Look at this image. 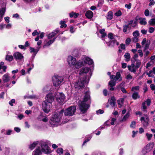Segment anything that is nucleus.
I'll list each match as a JSON object with an SVG mask.
<instances>
[{"mask_svg":"<svg viewBox=\"0 0 155 155\" xmlns=\"http://www.w3.org/2000/svg\"><path fill=\"white\" fill-rule=\"evenodd\" d=\"M115 15L117 16H119L122 15V12L121 11L119 10L115 13Z\"/></svg>","mask_w":155,"mask_h":155,"instance_id":"nucleus-52","label":"nucleus"},{"mask_svg":"<svg viewBox=\"0 0 155 155\" xmlns=\"http://www.w3.org/2000/svg\"><path fill=\"white\" fill-rule=\"evenodd\" d=\"M154 146L153 143H150L147 144L142 149L146 153H148L150 151L153 149Z\"/></svg>","mask_w":155,"mask_h":155,"instance_id":"nucleus-12","label":"nucleus"},{"mask_svg":"<svg viewBox=\"0 0 155 155\" xmlns=\"http://www.w3.org/2000/svg\"><path fill=\"white\" fill-rule=\"evenodd\" d=\"M131 27L129 25H126L123 26V31L125 33H128L130 31Z\"/></svg>","mask_w":155,"mask_h":155,"instance_id":"nucleus-29","label":"nucleus"},{"mask_svg":"<svg viewBox=\"0 0 155 155\" xmlns=\"http://www.w3.org/2000/svg\"><path fill=\"white\" fill-rule=\"evenodd\" d=\"M112 18V12L111 11H109L107 13V18L109 20H111Z\"/></svg>","mask_w":155,"mask_h":155,"instance_id":"nucleus-40","label":"nucleus"},{"mask_svg":"<svg viewBox=\"0 0 155 155\" xmlns=\"http://www.w3.org/2000/svg\"><path fill=\"white\" fill-rule=\"evenodd\" d=\"M58 32V30L56 29L48 35V39H52V38L57 35Z\"/></svg>","mask_w":155,"mask_h":155,"instance_id":"nucleus-20","label":"nucleus"},{"mask_svg":"<svg viewBox=\"0 0 155 155\" xmlns=\"http://www.w3.org/2000/svg\"><path fill=\"white\" fill-rule=\"evenodd\" d=\"M90 70V68L88 67L83 68L80 69L79 74H82L84 73H87Z\"/></svg>","mask_w":155,"mask_h":155,"instance_id":"nucleus-21","label":"nucleus"},{"mask_svg":"<svg viewBox=\"0 0 155 155\" xmlns=\"http://www.w3.org/2000/svg\"><path fill=\"white\" fill-rule=\"evenodd\" d=\"M131 5H132L131 3H129L128 4H126L125 5V7L127 8V9H130L131 8Z\"/></svg>","mask_w":155,"mask_h":155,"instance_id":"nucleus-62","label":"nucleus"},{"mask_svg":"<svg viewBox=\"0 0 155 155\" xmlns=\"http://www.w3.org/2000/svg\"><path fill=\"white\" fill-rule=\"evenodd\" d=\"M108 37L111 40L116 39V38L117 37V36H115L113 34L111 33H109L108 34Z\"/></svg>","mask_w":155,"mask_h":155,"instance_id":"nucleus-33","label":"nucleus"},{"mask_svg":"<svg viewBox=\"0 0 155 155\" xmlns=\"http://www.w3.org/2000/svg\"><path fill=\"white\" fill-rule=\"evenodd\" d=\"M80 60H82L84 62V64L83 65H84L85 63L89 65H91L93 63V61L92 59L90 58L85 56H83Z\"/></svg>","mask_w":155,"mask_h":155,"instance_id":"nucleus-13","label":"nucleus"},{"mask_svg":"<svg viewBox=\"0 0 155 155\" xmlns=\"http://www.w3.org/2000/svg\"><path fill=\"white\" fill-rule=\"evenodd\" d=\"M110 78L111 79H114L115 81H120L122 80V78L119 72H117L116 73V76L114 75H111Z\"/></svg>","mask_w":155,"mask_h":155,"instance_id":"nucleus-14","label":"nucleus"},{"mask_svg":"<svg viewBox=\"0 0 155 155\" xmlns=\"http://www.w3.org/2000/svg\"><path fill=\"white\" fill-rule=\"evenodd\" d=\"M64 111L62 110L58 113L52 115L49 120V124L52 127H56L61 124V117Z\"/></svg>","mask_w":155,"mask_h":155,"instance_id":"nucleus-2","label":"nucleus"},{"mask_svg":"<svg viewBox=\"0 0 155 155\" xmlns=\"http://www.w3.org/2000/svg\"><path fill=\"white\" fill-rule=\"evenodd\" d=\"M4 26H5V28L8 29L11 28L12 27V25L11 24H8L6 25H5Z\"/></svg>","mask_w":155,"mask_h":155,"instance_id":"nucleus-54","label":"nucleus"},{"mask_svg":"<svg viewBox=\"0 0 155 155\" xmlns=\"http://www.w3.org/2000/svg\"><path fill=\"white\" fill-rule=\"evenodd\" d=\"M150 62H152V64H154V61H155V56L153 55L150 58Z\"/></svg>","mask_w":155,"mask_h":155,"instance_id":"nucleus-55","label":"nucleus"},{"mask_svg":"<svg viewBox=\"0 0 155 155\" xmlns=\"http://www.w3.org/2000/svg\"><path fill=\"white\" fill-rule=\"evenodd\" d=\"M15 102V100L14 99H12L9 102V104L11 106L13 105V103Z\"/></svg>","mask_w":155,"mask_h":155,"instance_id":"nucleus-57","label":"nucleus"},{"mask_svg":"<svg viewBox=\"0 0 155 155\" xmlns=\"http://www.w3.org/2000/svg\"><path fill=\"white\" fill-rule=\"evenodd\" d=\"M85 16L88 18L91 19L93 17V13L91 11H87L85 13Z\"/></svg>","mask_w":155,"mask_h":155,"instance_id":"nucleus-26","label":"nucleus"},{"mask_svg":"<svg viewBox=\"0 0 155 155\" xmlns=\"http://www.w3.org/2000/svg\"><path fill=\"white\" fill-rule=\"evenodd\" d=\"M41 48V46H38L36 48L30 47L29 48V51L31 53H33L34 54V56L36 55L39 50Z\"/></svg>","mask_w":155,"mask_h":155,"instance_id":"nucleus-19","label":"nucleus"},{"mask_svg":"<svg viewBox=\"0 0 155 155\" xmlns=\"http://www.w3.org/2000/svg\"><path fill=\"white\" fill-rule=\"evenodd\" d=\"M144 102L145 104L146 103L147 106H149L151 103V100L150 99H147Z\"/></svg>","mask_w":155,"mask_h":155,"instance_id":"nucleus-61","label":"nucleus"},{"mask_svg":"<svg viewBox=\"0 0 155 155\" xmlns=\"http://www.w3.org/2000/svg\"><path fill=\"white\" fill-rule=\"evenodd\" d=\"M6 11V7H4L0 8V17L2 18Z\"/></svg>","mask_w":155,"mask_h":155,"instance_id":"nucleus-28","label":"nucleus"},{"mask_svg":"<svg viewBox=\"0 0 155 155\" xmlns=\"http://www.w3.org/2000/svg\"><path fill=\"white\" fill-rule=\"evenodd\" d=\"M129 70L130 71L135 73L136 72V68L134 64H132L130 66H128Z\"/></svg>","mask_w":155,"mask_h":155,"instance_id":"nucleus-27","label":"nucleus"},{"mask_svg":"<svg viewBox=\"0 0 155 155\" xmlns=\"http://www.w3.org/2000/svg\"><path fill=\"white\" fill-rule=\"evenodd\" d=\"M144 117H141L140 120L142 122V124L143 127H146L149 124V118L147 114H144Z\"/></svg>","mask_w":155,"mask_h":155,"instance_id":"nucleus-9","label":"nucleus"},{"mask_svg":"<svg viewBox=\"0 0 155 155\" xmlns=\"http://www.w3.org/2000/svg\"><path fill=\"white\" fill-rule=\"evenodd\" d=\"M41 151L39 147L36 148L33 152L32 155H41Z\"/></svg>","mask_w":155,"mask_h":155,"instance_id":"nucleus-23","label":"nucleus"},{"mask_svg":"<svg viewBox=\"0 0 155 155\" xmlns=\"http://www.w3.org/2000/svg\"><path fill=\"white\" fill-rule=\"evenodd\" d=\"M39 141H34L29 146V148L31 150L33 149L36 146L39 144Z\"/></svg>","mask_w":155,"mask_h":155,"instance_id":"nucleus-24","label":"nucleus"},{"mask_svg":"<svg viewBox=\"0 0 155 155\" xmlns=\"http://www.w3.org/2000/svg\"><path fill=\"white\" fill-rule=\"evenodd\" d=\"M52 104L46 101H43L42 104L43 110L46 113L49 112L51 108Z\"/></svg>","mask_w":155,"mask_h":155,"instance_id":"nucleus-7","label":"nucleus"},{"mask_svg":"<svg viewBox=\"0 0 155 155\" xmlns=\"http://www.w3.org/2000/svg\"><path fill=\"white\" fill-rule=\"evenodd\" d=\"M108 102L112 107H114L116 103V100L114 97H111V98L109 99Z\"/></svg>","mask_w":155,"mask_h":155,"instance_id":"nucleus-22","label":"nucleus"},{"mask_svg":"<svg viewBox=\"0 0 155 155\" xmlns=\"http://www.w3.org/2000/svg\"><path fill=\"white\" fill-rule=\"evenodd\" d=\"M140 23L142 25H145L147 24V22L145 18H139Z\"/></svg>","mask_w":155,"mask_h":155,"instance_id":"nucleus-31","label":"nucleus"},{"mask_svg":"<svg viewBox=\"0 0 155 155\" xmlns=\"http://www.w3.org/2000/svg\"><path fill=\"white\" fill-rule=\"evenodd\" d=\"M150 41L149 40H147L146 38H144L143 39L141 42L142 46L144 48V51L149 48L150 44Z\"/></svg>","mask_w":155,"mask_h":155,"instance_id":"nucleus-11","label":"nucleus"},{"mask_svg":"<svg viewBox=\"0 0 155 155\" xmlns=\"http://www.w3.org/2000/svg\"><path fill=\"white\" fill-rule=\"evenodd\" d=\"M41 151L44 153L48 154L51 152L48 145L45 142H43L41 144Z\"/></svg>","mask_w":155,"mask_h":155,"instance_id":"nucleus-8","label":"nucleus"},{"mask_svg":"<svg viewBox=\"0 0 155 155\" xmlns=\"http://www.w3.org/2000/svg\"><path fill=\"white\" fill-rule=\"evenodd\" d=\"M140 96L139 95L138 93L137 92H134L132 95V97L134 100L139 98H140Z\"/></svg>","mask_w":155,"mask_h":155,"instance_id":"nucleus-32","label":"nucleus"},{"mask_svg":"<svg viewBox=\"0 0 155 155\" xmlns=\"http://www.w3.org/2000/svg\"><path fill=\"white\" fill-rule=\"evenodd\" d=\"M149 14V12L148 9H146L144 12V15L146 16H148Z\"/></svg>","mask_w":155,"mask_h":155,"instance_id":"nucleus-64","label":"nucleus"},{"mask_svg":"<svg viewBox=\"0 0 155 155\" xmlns=\"http://www.w3.org/2000/svg\"><path fill=\"white\" fill-rule=\"evenodd\" d=\"M105 30L104 29L100 30H99L100 33L101 34V37L102 38L104 37L106 35V33L105 32Z\"/></svg>","mask_w":155,"mask_h":155,"instance_id":"nucleus-38","label":"nucleus"},{"mask_svg":"<svg viewBox=\"0 0 155 155\" xmlns=\"http://www.w3.org/2000/svg\"><path fill=\"white\" fill-rule=\"evenodd\" d=\"M57 101L59 103H62L64 101L65 98L64 95L62 93L57 92L55 95Z\"/></svg>","mask_w":155,"mask_h":155,"instance_id":"nucleus-10","label":"nucleus"},{"mask_svg":"<svg viewBox=\"0 0 155 155\" xmlns=\"http://www.w3.org/2000/svg\"><path fill=\"white\" fill-rule=\"evenodd\" d=\"M5 59L6 60L11 61L13 59V57L12 55L7 54L6 56Z\"/></svg>","mask_w":155,"mask_h":155,"instance_id":"nucleus-37","label":"nucleus"},{"mask_svg":"<svg viewBox=\"0 0 155 155\" xmlns=\"http://www.w3.org/2000/svg\"><path fill=\"white\" fill-rule=\"evenodd\" d=\"M65 22L64 21H60V24L61 25L60 26L61 28H63L64 27H66L67 26V25L65 24Z\"/></svg>","mask_w":155,"mask_h":155,"instance_id":"nucleus-44","label":"nucleus"},{"mask_svg":"<svg viewBox=\"0 0 155 155\" xmlns=\"http://www.w3.org/2000/svg\"><path fill=\"white\" fill-rule=\"evenodd\" d=\"M124 57L126 58V61H129L130 59V55L129 53H126L124 54Z\"/></svg>","mask_w":155,"mask_h":155,"instance_id":"nucleus-41","label":"nucleus"},{"mask_svg":"<svg viewBox=\"0 0 155 155\" xmlns=\"http://www.w3.org/2000/svg\"><path fill=\"white\" fill-rule=\"evenodd\" d=\"M57 152L58 153L61 154L63 153V150L62 148H60L57 149Z\"/></svg>","mask_w":155,"mask_h":155,"instance_id":"nucleus-49","label":"nucleus"},{"mask_svg":"<svg viewBox=\"0 0 155 155\" xmlns=\"http://www.w3.org/2000/svg\"><path fill=\"white\" fill-rule=\"evenodd\" d=\"M90 99L89 91H87L84 93L83 101L79 103L80 109L82 113L86 112L89 107L90 105L87 103L90 101Z\"/></svg>","mask_w":155,"mask_h":155,"instance_id":"nucleus-1","label":"nucleus"},{"mask_svg":"<svg viewBox=\"0 0 155 155\" xmlns=\"http://www.w3.org/2000/svg\"><path fill=\"white\" fill-rule=\"evenodd\" d=\"M132 137L133 138H134L135 137L136 135L137 134L138 131H135L134 130H133L132 131Z\"/></svg>","mask_w":155,"mask_h":155,"instance_id":"nucleus-53","label":"nucleus"},{"mask_svg":"<svg viewBox=\"0 0 155 155\" xmlns=\"http://www.w3.org/2000/svg\"><path fill=\"white\" fill-rule=\"evenodd\" d=\"M145 103L143 102L142 104V109L143 111H144L147 108V107L145 105Z\"/></svg>","mask_w":155,"mask_h":155,"instance_id":"nucleus-60","label":"nucleus"},{"mask_svg":"<svg viewBox=\"0 0 155 155\" xmlns=\"http://www.w3.org/2000/svg\"><path fill=\"white\" fill-rule=\"evenodd\" d=\"M86 77H82L81 75L80 76L78 81L75 84V87L78 89L84 87L87 82H88L86 81Z\"/></svg>","mask_w":155,"mask_h":155,"instance_id":"nucleus-5","label":"nucleus"},{"mask_svg":"<svg viewBox=\"0 0 155 155\" xmlns=\"http://www.w3.org/2000/svg\"><path fill=\"white\" fill-rule=\"evenodd\" d=\"M155 28H154L150 27L149 28V31L150 33H152L155 31Z\"/></svg>","mask_w":155,"mask_h":155,"instance_id":"nucleus-51","label":"nucleus"},{"mask_svg":"<svg viewBox=\"0 0 155 155\" xmlns=\"http://www.w3.org/2000/svg\"><path fill=\"white\" fill-rule=\"evenodd\" d=\"M68 62L70 66H73L78 69L83 66L84 62L82 60L77 61L75 58L71 56H69L68 58Z\"/></svg>","mask_w":155,"mask_h":155,"instance_id":"nucleus-3","label":"nucleus"},{"mask_svg":"<svg viewBox=\"0 0 155 155\" xmlns=\"http://www.w3.org/2000/svg\"><path fill=\"white\" fill-rule=\"evenodd\" d=\"M124 98H121L118 101L119 107H120L123 104Z\"/></svg>","mask_w":155,"mask_h":155,"instance_id":"nucleus-35","label":"nucleus"},{"mask_svg":"<svg viewBox=\"0 0 155 155\" xmlns=\"http://www.w3.org/2000/svg\"><path fill=\"white\" fill-rule=\"evenodd\" d=\"M104 113V111L103 110L99 109L96 111V113L98 114H101Z\"/></svg>","mask_w":155,"mask_h":155,"instance_id":"nucleus-56","label":"nucleus"},{"mask_svg":"<svg viewBox=\"0 0 155 155\" xmlns=\"http://www.w3.org/2000/svg\"><path fill=\"white\" fill-rule=\"evenodd\" d=\"M53 85L55 87H59L62 84L64 78L62 76L56 74L52 77Z\"/></svg>","mask_w":155,"mask_h":155,"instance_id":"nucleus-4","label":"nucleus"},{"mask_svg":"<svg viewBox=\"0 0 155 155\" xmlns=\"http://www.w3.org/2000/svg\"><path fill=\"white\" fill-rule=\"evenodd\" d=\"M51 87V86L50 85H46L44 87L43 90L45 92H47L48 91H50Z\"/></svg>","mask_w":155,"mask_h":155,"instance_id":"nucleus-34","label":"nucleus"},{"mask_svg":"<svg viewBox=\"0 0 155 155\" xmlns=\"http://www.w3.org/2000/svg\"><path fill=\"white\" fill-rule=\"evenodd\" d=\"M79 15V13H77L74 12H72L69 13V16L70 18L74 17L75 18H77Z\"/></svg>","mask_w":155,"mask_h":155,"instance_id":"nucleus-30","label":"nucleus"},{"mask_svg":"<svg viewBox=\"0 0 155 155\" xmlns=\"http://www.w3.org/2000/svg\"><path fill=\"white\" fill-rule=\"evenodd\" d=\"M54 98L52 93H50L47 95L46 97L45 98L46 101L49 103L51 104L52 102L54 101Z\"/></svg>","mask_w":155,"mask_h":155,"instance_id":"nucleus-15","label":"nucleus"},{"mask_svg":"<svg viewBox=\"0 0 155 155\" xmlns=\"http://www.w3.org/2000/svg\"><path fill=\"white\" fill-rule=\"evenodd\" d=\"M113 80H111V81H110L109 82V85L111 87H112L115 85V82L116 81H115V80H114V79H113Z\"/></svg>","mask_w":155,"mask_h":155,"instance_id":"nucleus-45","label":"nucleus"},{"mask_svg":"<svg viewBox=\"0 0 155 155\" xmlns=\"http://www.w3.org/2000/svg\"><path fill=\"white\" fill-rule=\"evenodd\" d=\"M136 122L135 121H132L131 122V123L130 125V127L131 128H134L135 127V125Z\"/></svg>","mask_w":155,"mask_h":155,"instance_id":"nucleus-50","label":"nucleus"},{"mask_svg":"<svg viewBox=\"0 0 155 155\" xmlns=\"http://www.w3.org/2000/svg\"><path fill=\"white\" fill-rule=\"evenodd\" d=\"M13 56L16 60H21L24 58L22 54L19 52L14 53Z\"/></svg>","mask_w":155,"mask_h":155,"instance_id":"nucleus-16","label":"nucleus"},{"mask_svg":"<svg viewBox=\"0 0 155 155\" xmlns=\"http://www.w3.org/2000/svg\"><path fill=\"white\" fill-rule=\"evenodd\" d=\"M130 114L129 112H127L123 117L122 120V121H126L130 116Z\"/></svg>","mask_w":155,"mask_h":155,"instance_id":"nucleus-36","label":"nucleus"},{"mask_svg":"<svg viewBox=\"0 0 155 155\" xmlns=\"http://www.w3.org/2000/svg\"><path fill=\"white\" fill-rule=\"evenodd\" d=\"M146 136L147 137V139L149 141H150L151 140V138L153 137L152 134H149L148 133H147L146 134Z\"/></svg>","mask_w":155,"mask_h":155,"instance_id":"nucleus-42","label":"nucleus"},{"mask_svg":"<svg viewBox=\"0 0 155 155\" xmlns=\"http://www.w3.org/2000/svg\"><path fill=\"white\" fill-rule=\"evenodd\" d=\"M55 38H54L52 39H49V41L45 43V45L43 46V48H45L46 46H49L52 44L55 41Z\"/></svg>","mask_w":155,"mask_h":155,"instance_id":"nucleus-25","label":"nucleus"},{"mask_svg":"<svg viewBox=\"0 0 155 155\" xmlns=\"http://www.w3.org/2000/svg\"><path fill=\"white\" fill-rule=\"evenodd\" d=\"M153 72L152 71H150L149 72H147L146 74L148 75V76L149 77H153V75H152V73Z\"/></svg>","mask_w":155,"mask_h":155,"instance_id":"nucleus-58","label":"nucleus"},{"mask_svg":"<svg viewBox=\"0 0 155 155\" xmlns=\"http://www.w3.org/2000/svg\"><path fill=\"white\" fill-rule=\"evenodd\" d=\"M76 110V108L75 106L70 107L64 110V115L67 116H72L74 115Z\"/></svg>","mask_w":155,"mask_h":155,"instance_id":"nucleus-6","label":"nucleus"},{"mask_svg":"<svg viewBox=\"0 0 155 155\" xmlns=\"http://www.w3.org/2000/svg\"><path fill=\"white\" fill-rule=\"evenodd\" d=\"M10 79L11 78L8 73L4 74L2 77V80L4 83L8 82L10 80Z\"/></svg>","mask_w":155,"mask_h":155,"instance_id":"nucleus-17","label":"nucleus"},{"mask_svg":"<svg viewBox=\"0 0 155 155\" xmlns=\"http://www.w3.org/2000/svg\"><path fill=\"white\" fill-rule=\"evenodd\" d=\"M149 25L152 26H155V17L154 18L150 19L149 21Z\"/></svg>","mask_w":155,"mask_h":155,"instance_id":"nucleus-39","label":"nucleus"},{"mask_svg":"<svg viewBox=\"0 0 155 155\" xmlns=\"http://www.w3.org/2000/svg\"><path fill=\"white\" fill-rule=\"evenodd\" d=\"M48 120V118H47V117L44 116L42 118V119L41 121H43V122H47Z\"/></svg>","mask_w":155,"mask_h":155,"instance_id":"nucleus-63","label":"nucleus"},{"mask_svg":"<svg viewBox=\"0 0 155 155\" xmlns=\"http://www.w3.org/2000/svg\"><path fill=\"white\" fill-rule=\"evenodd\" d=\"M153 64L152 62H150V61L148 62L146 64V68H148L149 67H150Z\"/></svg>","mask_w":155,"mask_h":155,"instance_id":"nucleus-59","label":"nucleus"},{"mask_svg":"<svg viewBox=\"0 0 155 155\" xmlns=\"http://www.w3.org/2000/svg\"><path fill=\"white\" fill-rule=\"evenodd\" d=\"M4 153L5 155H8L10 152V149L9 148L5 147L4 151Z\"/></svg>","mask_w":155,"mask_h":155,"instance_id":"nucleus-43","label":"nucleus"},{"mask_svg":"<svg viewBox=\"0 0 155 155\" xmlns=\"http://www.w3.org/2000/svg\"><path fill=\"white\" fill-rule=\"evenodd\" d=\"M116 39L110 41L108 43V46L110 47H114L119 45V43L117 41Z\"/></svg>","mask_w":155,"mask_h":155,"instance_id":"nucleus-18","label":"nucleus"},{"mask_svg":"<svg viewBox=\"0 0 155 155\" xmlns=\"http://www.w3.org/2000/svg\"><path fill=\"white\" fill-rule=\"evenodd\" d=\"M44 116V114L41 113V114L40 115H39L37 117L38 120L39 121L42 120V118Z\"/></svg>","mask_w":155,"mask_h":155,"instance_id":"nucleus-46","label":"nucleus"},{"mask_svg":"<svg viewBox=\"0 0 155 155\" xmlns=\"http://www.w3.org/2000/svg\"><path fill=\"white\" fill-rule=\"evenodd\" d=\"M133 35L134 37H137L139 35V32L138 31H136L133 33Z\"/></svg>","mask_w":155,"mask_h":155,"instance_id":"nucleus-47","label":"nucleus"},{"mask_svg":"<svg viewBox=\"0 0 155 155\" xmlns=\"http://www.w3.org/2000/svg\"><path fill=\"white\" fill-rule=\"evenodd\" d=\"M140 88V87L139 86L133 87L132 88L131 91H138L139 90Z\"/></svg>","mask_w":155,"mask_h":155,"instance_id":"nucleus-48","label":"nucleus"}]
</instances>
